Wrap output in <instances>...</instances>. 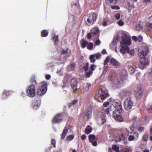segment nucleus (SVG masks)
<instances>
[{
  "mask_svg": "<svg viewBox=\"0 0 152 152\" xmlns=\"http://www.w3.org/2000/svg\"><path fill=\"white\" fill-rule=\"evenodd\" d=\"M109 96L108 91L104 88H100L98 94L95 96V99L99 102H102L103 100Z\"/></svg>",
  "mask_w": 152,
  "mask_h": 152,
  "instance_id": "obj_1",
  "label": "nucleus"
},
{
  "mask_svg": "<svg viewBox=\"0 0 152 152\" xmlns=\"http://www.w3.org/2000/svg\"><path fill=\"white\" fill-rule=\"evenodd\" d=\"M97 16V14L95 12H93L91 14H87L86 17V24L88 26L93 25L95 23Z\"/></svg>",
  "mask_w": 152,
  "mask_h": 152,
  "instance_id": "obj_2",
  "label": "nucleus"
},
{
  "mask_svg": "<svg viewBox=\"0 0 152 152\" xmlns=\"http://www.w3.org/2000/svg\"><path fill=\"white\" fill-rule=\"evenodd\" d=\"M47 90V85L45 82L43 81L39 84V86L37 91L38 95L42 96L44 94Z\"/></svg>",
  "mask_w": 152,
  "mask_h": 152,
  "instance_id": "obj_3",
  "label": "nucleus"
},
{
  "mask_svg": "<svg viewBox=\"0 0 152 152\" xmlns=\"http://www.w3.org/2000/svg\"><path fill=\"white\" fill-rule=\"evenodd\" d=\"M122 110H115L113 112V117L115 120L119 122H122L124 120V119L121 115V113Z\"/></svg>",
  "mask_w": 152,
  "mask_h": 152,
  "instance_id": "obj_4",
  "label": "nucleus"
},
{
  "mask_svg": "<svg viewBox=\"0 0 152 152\" xmlns=\"http://www.w3.org/2000/svg\"><path fill=\"white\" fill-rule=\"evenodd\" d=\"M27 95L30 97H33L35 95V88L34 85L31 84L26 90Z\"/></svg>",
  "mask_w": 152,
  "mask_h": 152,
  "instance_id": "obj_5",
  "label": "nucleus"
},
{
  "mask_svg": "<svg viewBox=\"0 0 152 152\" xmlns=\"http://www.w3.org/2000/svg\"><path fill=\"white\" fill-rule=\"evenodd\" d=\"M129 131L126 129H124L122 131V133L116 136V142H120L121 141H124L126 139V134H129Z\"/></svg>",
  "mask_w": 152,
  "mask_h": 152,
  "instance_id": "obj_6",
  "label": "nucleus"
},
{
  "mask_svg": "<svg viewBox=\"0 0 152 152\" xmlns=\"http://www.w3.org/2000/svg\"><path fill=\"white\" fill-rule=\"evenodd\" d=\"M134 94L136 99L140 100L142 97L143 93L140 87H138L134 91Z\"/></svg>",
  "mask_w": 152,
  "mask_h": 152,
  "instance_id": "obj_7",
  "label": "nucleus"
},
{
  "mask_svg": "<svg viewBox=\"0 0 152 152\" xmlns=\"http://www.w3.org/2000/svg\"><path fill=\"white\" fill-rule=\"evenodd\" d=\"M133 105V102L131 100L130 98H127L125 100L124 104V109L126 110H128L131 109Z\"/></svg>",
  "mask_w": 152,
  "mask_h": 152,
  "instance_id": "obj_8",
  "label": "nucleus"
},
{
  "mask_svg": "<svg viewBox=\"0 0 152 152\" xmlns=\"http://www.w3.org/2000/svg\"><path fill=\"white\" fill-rule=\"evenodd\" d=\"M62 113H58L54 116L52 120V122L53 124L59 123L62 122L63 119Z\"/></svg>",
  "mask_w": 152,
  "mask_h": 152,
  "instance_id": "obj_9",
  "label": "nucleus"
},
{
  "mask_svg": "<svg viewBox=\"0 0 152 152\" xmlns=\"http://www.w3.org/2000/svg\"><path fill=\"white\" fill-rule=\"evenodd\" d=\"M122 39L120 42L121 45L128 46L131 44V39L128 35L122 37Z\"/></svg>",
  "mask_w": 152,
  "mask_h": 152,
  "instance_id": "obj_10",
  "label": "nucleus"
},
{
  "mask_svg": "<svg viewBox=\"0 0 152 152\" xmlns=\"http://www.w3.org/2000/svg\"><path fill=\"white\" fill-rule=\"evenodd\" d=\"M78 82L76 79L72 78L71 81V86L73 90L74 93L76 94L77 90V86Z\"/></svg>",
  "mask_w": 152,
  "mask_h": 152,
  "instance_id": "obj_11",
  "label": "nucleus"
},
{
  "mask_svg": "<svg viewBox=\"0 0 152 152\" xmlns=\"http://www.w3.org/2000/svg\"><path fill=\"white\" fill-rule=\"evenodd\" d=\"M88 140L94 146H97V138H96L94 135L90 134L88 136Z\"/></svg>",
  "mask_w": 152,
  "mask_h": 152,
  "instance_id": "obj_12",
  "label": "nucleus"
},
{
  "mask_svg": "<svg viewBox=\"0 0 152 152\" xmlns=\"http://www.w3.org/2000/svg\"><path fill=\"white\" fill-rule=\"evenodd\" d=\"M112 105L115 108V110H122L121 103L120 101H113V102Z\"/></svg>",
  "mask_w": 152,
  "mask_h": 152,
  "instance_id": "obj_13",
  "label": "nucleus"
},
{
  "mask_svg": "<svg viewBox=\"0 0 152 152\" xmlns=\"http://www.w3.org/2000/svg\"><path fill=\"white\" fill-rule=\"evenodd\" d=\"M140 58L139 67L140 69H143L148 64V62L146 61L145 57Z\"/></svg>",
  "mask_w": 152,
  "mask_h": 152,
  "instance_id": "obj_14",
  "label": "nucleus"
},
{
  "mask_svg": "<svg viewBox=\"0 0 152 152\" xmlns=\"http://www.w3.org/2000/svg\"><path fill=\"white\" fill-rule=\"evenodd\" d=\"M148 52V49L147 48H144L141 50L139 49L138 51V55L140 58L145 57Z\"/></svg>",
  "mask_w": 152,
  "mask_h": 152,
  "instance_id": "obj_15",
  "label": "nucleus"
},
{
  "mask_svg": "<svg viewBox=\"0 0 152 152\" xmlns=\"http://www.w3.org/2000/svg\"><path fill=\"white\" fill-rule=\"evenodd\" d=\"M101 54L99 53H97L91 55L89 57V60L91 62L94 63L96 61V59L100 58Z\"/></svg>",
  "mask_w": 152,
  "mask_h": 152,
  "instance_id": "obj_16",
  "label": "nucleus"
},
{
  "mask_svg": "<svg viewBox=\"0 0 152 152\" xmlns=\"http://www.w3.org/2000/svg\"><path fill=\"white\" fill-rule=\"evenodd\" d=\"M131 134L132 135H130L128 138V140L129 141H132L134 140H137L139 137V134L137 132H131Z\"/></svg>",
  "mask_w": 152,
  "mask_h": 152,
  "instance_id": "obj_17",
  "label": "nucleus"
},
{
  "mask_svg": "<svg viewBox=\"0 0 152 152\" xmlns=\"http://www.w3.org/2000/svg\"><path fill=\"white\" fill-rule=\"evenodd\" d=\"M110 61V58L108 56L106 57L104 63V70L102 72V74H105L108 69L109 68L108 66L107 65V64Z\"/></svg>",
  "mask_w": 152,
  "mask_h": 152,
  "instance_id": "obj_18",
  "label": "nucleus"
},
{
  "mask_svg": "<svg viewBox=\"0 0 152 152\" xmlns=\"http://www.w3.org/2000/svg\"><path fill=\"white\" fill-rule=\"evenodd\" d=\"M109 61L111 65L116 68L119 67L120 66V63L113 58H111L110 59V58Z\"/></svg>",
  "mask_w": 152,
  "mask_h": 152,
  "instance_id": "obj_19",
  "label": "nucleus"
},
{
  "mask_svg": "<svg viewBox=\"0 0 152 152\" xmlns=\"http://www.w3.org/2000/svg\"><path fill=\"white\" fill-rule=\"evenodd\" d=\"M90 31L93 36H96L97 38L99 37L100 32L98 28L94 27Z\"/></svg>",
  "mask_w": 152,
  "mask_h": 152,
  "instance_id": "obj_20",
  "label": "nucleus"
},
{
  "mask_svg": "<svg viewBox=\"0 0 152 152\" xmlns=\"http://www.w3.org/2000/svg\"><path fill=\"white\" fill-rule=\"evenodd\" d=\"M72 6L71 11L73 12L75 14H76L77 12L80 10L79 6L77 5L76 3L72 4Z\"/></svg>",
  "mask_w": 152,
  "mask_h": 152,
  "instance_id": "obj_21",
  "label": "nucleus"
},
{
  "mask_svg": "<svg viewBox=\"0 0 152 152\" xmlns=\"http://www.w3.org/2000/svg\"><path fill=\"white\" fill-rule=\"evenodd\" d=\"M129 47L128 46L121 45L120 52L123 54H125L126 53L129 52Z\"/></svg>",
  "mask_w": 152,
  "mask_h": 152,
  "instance_id": "obj_22",
  "label": "nucleus"
},
{
  "mask_svg": "<svg viewBox=\"0 0 152 152\" xmlns=\"http://www.w3.org/2000/svg\"><path fill=\"white\" fill-rule=\"evenodd\" d=\"M130 94V92L127 90H124L120 92V95L121 97L123 98L126 97L127 96H129Z\"/></svg>",
  "mask_w": 152,
  "mask_h": 152,
  "instance_id": "obj_23",
  "label": "nucleus"
},
{
  "mask_svg": "<svg viewBox=\"0 0 152 152\" xmlns=\"http://www.w3.org/2000/svg\"><path fill=\"white\" fill-rule=\"evenodd\" d=\"M92 112V107L90 106H89L87 109V113H86V116H87L88 118H90Z\"/></svg>",
  "mask_w": 152,
  "mask_h": 152,
  "instance_id": "obj_24",
  "label": "nucleus"
},
{
  "mask_svg": "<svg viewBox=\"0 0 152 152\" xmlns=\"http://www.w3.org/2000/svg\"><path fill=\"white\" fill-rule=\"evenodd\" d=\"M88 42L84 40L83 38L80 41V44L81 45V47L82 48H85L88 44Z\"/></svg>",
  "mask_w": 152,
  "mask_h": 152,
  "instance_id": "obj_25",
  "label": "nucleus"
},
{
  "mask_svg": "<svg viewBox=\"0 0 152 152\" xmlns=\"http://www.w3.org/2000/svg\"><path fill=\"white\" fill-rule=\"evenodd\" d=\"M52 40L54 41V45H57V42L59 41L58 36V35L53 36L52 38Z\"/></svg>",
  "mask_w": 152,
  "mask_h": 152,
  "instance_id": "obj_26",
  "label": "nucleus"
},
{
  "mask_svg": "<svg viewBox=\"0 0 152 152\" xmlns=\"http://www.w3.org/2000/svg\"><path fill=\"white\" fill-rule=\"evenodd\" d=\"M92 130V128L91 126L88 125L86 128L85 133L87 134H88L91 132Z\"/></svg>",
  "mask_w": 152,
  "mask_h": 152,
  "instance_id": "obj_27",
  "label": "nucleus"
},
{
  "mask_svg": "<svg viewBox=\"0 0 152 152\" xmlns=\"http://www.w3.org/2000/svg\"><path fill=\"white\" fill-rule=\"evenodd\" d=\"M68 132V129H66L65 127L63 130L61 136V139H64L66 134Z\"/></svg>",
  "mask_w": 152,
  "mask_h": 152,
  "instance_id": "obj_28",
  "label": "nucleus"
},
{
  "mask_svg": "<svg viewBox=\"0 0 152 152\" xmlns=\"http://www.w3.org/2000/svg\"><path fill=\"white\" fill-rule=\"evenodd\" d=\"M48 34V31L46 30H42L41 32V35L42 37H47Z\"/></svg>",
  "mask_w": 152,
  "mask_h": 152,
  "instance_id": "obj_29",
  "label": "nucleus"
},
{
  "mask_svg": "<svg viewBox=\"0 0 152 152\" xmlns=\"http://www.w3.org/2000/svg\"><path fill=\"white\" fill-rule=\"evenodd\" d=\"M99 120L101 121L102 124H103L106 121L105 115L104 114H102V115L99 118Z\"/></svg>",
  "mask_w": 152,
  "mask_h": 152,
  "instance_id": "obj_30",
  "label": "nucleus"
},
{
  "mask_svg": "<svg viewBox=\"0 0 152 152\" xmlns=\"http://www.w3.org/2000/svg\"><path fill=\"white\" fill-rule=\"evenodd\" d=\"M127 5L128 11L129 12H130L131 11V10L134 7L133 1L132 2V3L130 2H128Z\"/></svg>",
  "mask_w": 152,
  "mask_h": 152,
  "instance_id": "obj_31",
  "label": "nucleus"
},
{
  "mask_svg": "<svg viewBox=\"0 0 152 152\" xmlns=\"http://www.w3.org/2000/svg\"><path fill=\"white\" fill-rule=\"evenodd\" d=\"M78 102V100H73L71 102L69 103L68 104V107L70 108L72 105H74L76 104Z\"/></svg>",
  "mask_w": 152,
  "mask_h": 152,
  "instance_id": "obj_32",
  "label": "nucleus"
},
{
  "mask_svg": "<svg viewBox=\"0 0 152 152\" xmlns=\"http://www.w3.org/2000/svg\"><path fill=\"white\" fill-rule=\"evenodd\" d=\"M74 137V136L73 135H69L66 137V140L68 142L72 140Z\"/></svg>",
  "mask_w": 152,
  "mask_h": 152,
  "instance_id": "obj_33",
  "label": "nucleus"
},
{
  "mask_svg": "<svg viewBox=\"0 0 152 152\" xmlns=\"http://www.w3.org/2000/svg\"><path fill=\"white\" fill-rule=\"evenodd\" d=\"M93 46V43L91 42H90L89 43H88L87 45V48L88 50H91L92 49Z\"/></svg>",
  "mask_w": 152,
  "mask_h": 152,
  "instance_id": "obj_34",
  "label": "nucleus"
},
{
  "mask_svg": "<svg viewBox=\"0 0 152 152\" xmlns=\"http://www.w3.org/2000/svg\"><path fill=\"white\" fill-rule=\"evenodd\" d=\"M30 82L32 84H34V85L37 84L36 81L35 80V77L33 76L31 77V79L30 80Z\"/></svg>",
  "mask_w": 152,
  "mask_h": 152,
  "instance_id": "obj_35",
  "label": "nucleus"
},
{
  "mask_svg": "<svg viewBox=\"0 0 152 152\" xmlns=\"http://www.w3.org/2000/svg\"><path fill=\"white\" fill-rule=\"evenodd\" d=\"M93 72L89 70V71L86 72L85 73V76L86 78L89 77L93 74Z\"/></svg>",
  "mask_w": 152,
  "mask_h": 152,
  "instance_id": "obj_36",
  "label": "nucleus"
},
{
  "mask_svg": "<svg viewBox=\"0 0 152 152\" xmlns=\"http://www.w3.org/2000/svg\"><path fill=\"white\" fill-rule=\"evenodd\" d=\"M89 63L87 62L86 64L83 67V69L85 72H87L89 68Z\"/></svg>",
  "mask_w": 152,
  "mask_h": 152,
  "instance_id": "obj_37",
  "label": "nucleus"
},
{
  "mask_svg": "<svg viewBox=\"0 0 152 152\" xmlns=\"http://www.w3.org/2000/svg\"><path fill=\"white\" fill-rule=\"evenodd\" d=\"M112 148L116 152H119V147L117 146L116 145H114L112 147Z\"/></svg>",
  "mask_w": 152,
  "mask_h": 152,
  "instance_id": "obj_38",
  "label": "nucleus"
},
{
  "mask_svg": "<svg viewBox=\"0 0 152 152\" xmlns=\"http://www.w3.org/2000/svg\"><path fill=\"white\" fill-rule=\"evenodd\" d=\"M145 26L152 29V23L146 22L145 23Z\"/></svg>",
  "mask_w": 152,
  "mask_h": 152,
  "instance_id": "obj_39",
  "label": "nucleus"
},
{
  "mask_svg": "<svg viewBox=\"0 0 152 152\" xmlns=\"http://www.w3.org/2000/svg\"><path fill=\"white\" fill-rule=\"evenodd\" d=\"M96 65L94 64H92L91 65V66H90V67L89 68V70L90 71H91V72H93V71L96 68Z\"/></svg>",
  "mask_w": 152,
  "mask_h": 152,
  "instance_id": "obj_40",
  "label": "nucleus"
},
{
  "mask_svg": "<svg viewBox=\"0 0 152 152\" xmlns=\"http://www.w3.org/2000/svg\"><path fill=\"white\" fill-rule=\"evenodd\" d=\"M118 0H107V2L108 3H112L113 4H116Z\"/></svg>",
  "mask_w": 152,
  "mask_h": 152,
  "instance_id": "obj_41",
  "label": "nucleus"
},
{
  "mask_svg": "<svg viewBox=\"0 0 152 152\" xmlns=\"http://www.w3.org/2000/svg\"><path fill=\"white\" fill-rule=\"evenodd\" d=\"M91 86V85L89 83H87L85 84L84 87L86 91H88Z\"/></svg>",
  "mask_w": 152,
  "mask_h": 152,
  "instance_id": "obj_42",
  "label": "nucleus"
},
{
  "mask_svg": "<svg viewBox=\"0 0 152 152\" xmlns=\"http://www.w3.org/2000/svg\"><path fill=\"white\" fill-rule=\"evenodd\" d=\"M129 71L130 73H133L135 72L134 69L132 66H130L129 69Z\"/></svg>",
  "mask_w": 152,
  "mask_h": 152,
  "instance_id": "obj_43",
  "label": "nucleus"
},
{
  "mask_svg": "<svg viewBox=\"0 0 152 152\" xmlns=\"http://www.w3.org/2000/svg\"><path fill=\"white\" fill-rule=\"evenodd\" d=\"M11 92L10 91H4L3 93V94L5 96H9L11 94Z\"/></svg>",
  "mask_w": 152,
  "mask_h": 152,
  "instance_id": "obj_44",
  "label": "nucleus"
},
{
  "mask_svg": "<svg viewBox=\"0 0 152 152\" xmlns=\"http://www.w3.org/2000/svg\"><path fill=\"white\" fill-rule=\"evenodd\" d=\"M148 135L147 134H145L144 135L143 137H142V139L143 140L145 141H147L148 140Z\"/></svg>",
  "mask_w": 152,
  "mask_h": 152,
  "instance_id": "obj_45",
  "label": "nucleus"
},
{
  "mask_svg": "<svg viewBox=\"0 0 152 152\" xmlns=\"http://www.w3.org/2000/svg\"><path fill=\"white\" fill-rule=\"evenodd\" d=\"M144 129L145 128L144 127H139L137 128V130L139 132H142L144 131Z\"/></svg>",
  "mask_w": 152,
  "mask_h": 152,
  "instance_id": "obj_46",
  "label": "nucleus"
},
{
  "mask_svg": "<svg viewBox=\"0 0 152 152\" xmlns=\"http://www.w3.org/2000/svg\"><path fill=\"white\" fill-rule=\"evenodd\" d=\"M114 17L116 20H118L120 18V14L119 13H117L115 15Z\"/></svg>",
  "mask_w": 152,
  "mask_h": 152,
  "instance_id": "obj_47",
  "label": "nucleus"
},
{
  "mask_svg": "<svg viewBox=\"0 0 152 152\" xmlns=\"http://www.w3.org/2000/svg\"><path fill=\"white\" fill-rule=\"evenodd\" d=\"M134 49H132L130 50H129V52L127 53H129L130 55H133L134 54Z\"/></svg>",
  "mask_w": 152,
  "mask_h": 152,
  "instance_id": "obj_48",
  "label": "nucleus"
},
{
  "mask_svg": "<svg viewBox=\"0 0 152 152\" xmlns=\"http://www.w3.org/2000/svg\"><path fill=\"white\" fill-rule=\"evenodd\" d=\"M117 23L118 25L120 26H123L124 24V22L122 20H120Z\"/></svg>",
  "mask_w": 152,
  "mask_h": 152,
  "instance_id": "obj_49",
  "label": "nucleus"
},
{
  "mask_svg": "<svg viewBox=\"0 0 152 152\" xmlns=\"http://www.w3.org/2000/svg\"><path fill=\"white\" fill-rule=\"evenodd\" d=\"M51 143L53 146L54 148L56 147V141L55 139H52L51 140Z\"/></svg>",
  "mask_w": 152,
  "mask_h": 152,
  "instance_id": "obj_50",
  "label": "nucleus"
},
{
  "mask_svg": "<svg viewBox=\"0 0 152 152\" xmlns=\"http://www.w3.org/2000/svg\"><path fill=\"white\" fill-rule=\"evenodd\" d=\"M142 37L141 35H140L137 37V41L139 42H141L142 41Z\"/></svg>",
  "mask_w": 152,
  "mask_h": 152,
  "instance_id": "obj_51",
  "label": "nucleus"
},
{
  "mask_svg": "<svg viewBox=\"0 0 152 152\" xmlns=\"http://www.w3.org/2000/svg\"><path fill=\"white\" fill-rule=\"evenodd\" d=\"M111 8L113 10H119L120 9L119 6L116 5L112 6Z\"/></svg>",
  "mask_w": 152,
  "mask_h": 152,
  "instance_id": "obj_52",
  "label": "nucleus"
},
{
  "mask_svg": "<svg viewBox=\"0 0 152 152\" xmlns=\"http://www.w3.org/2000/svg\"><path fill=\"white\" fill-rule=\"evenodd\" d=\"M101 43V41L100 40L98 39L95 42V45H99Z\"/></svg>",
  "mask_w": 152,
  "mask_h": 152,
  "instance_id": "obj_53",
  "label": "nucleus"
},
{
  "mask_svg": "<svg viewBox=\"0 0 152 152\" xmlns=\"http://www.w3.org/2000/svg\"><path fill=\"white\" fill-rule=\"evenodd\" d=\"M109 104V102L108 101L104 103L103 104V106L104 107H107Z\"/></svg>",
  "mask_w": 152,
  "mask_h": 152,
  "instance_id": "obj_54",
  "label": "nucleus"
},
{
  "mask_svg": "<svg viewBox=\"0 0 152 152\" xmlns=\"http://www.w3.org/2000/svg\"><path fill=\"white\" fill-rule=\"evenodd\" d=\"M91 34H92L91 33H89L87 34V38L88 39H90L91 38V37H92V35H91Z\"/></svg>",
  "mask_w": 152,
  "mask_h": 152,
  "instance_id": "obj_55",
  "label": "nucleus"
},
{
  "mask_svg": "<svg viewBox=\"0 0 152 152\" xmlns=\"http://www.w3.org/2000/svg\"><path fill=\"white\" fill-rule=\"evenodd\" d=\"M110 111V108H109L107 107L105 110H104V112L106 114H108L109 113V111Z\"/></svg>",
  "mask_w": 152,
  "mask_h": 152,
  "instance_id": "obj_56",
  "label": "nucleus"
},
{
  "mask_svg": "<svg viewBox=\"0 0 152 152\" xmlns=\"http://www.w3.org/2000/svg\"><path fill=\"white\" fill-rule=\"evenodd\" d=\"M148 111L149 113H151L152 112V104L148 109Z\"/></svg>",
  "mask_w": 152,
  "mask_h": 152,
  "instance_id": "obj_57",
  "label": "nucleus"
},
{
  "mask_svg": "<svg viewBox=\"0 0 152 152\" xmlns=\"http://www.w3.org/2000/svg\"><path fill=\"white\" fill-rule=\"evenodd\" d=\"M86 136L85 134H83L81 136V139L82 140H84L86 138Z\"/></svg>",
  "mask_w": 152,
  "mask_h": 152,
  "instance_id": "obj_58",
  "label": "nucleus"
},
{
  "mask_svg": "<svg viewBox=\"0 0 152 152\" xmlns=\"http://www.w3.org/2000/svg\"><path fill=\"white\" fill-rule=\"evenodd\" d=\"M132 39L135 42L137 41V37L136 36H134L132 37Z\"/></svg>",
  "mask_w": 152,
  "mask_h": 152,
  "instance_id": "obj_59",
  "label": "nucleus"
},
{
  "mask_svg": "<svg viewBox=\"0 0 152 152\" xmlns=\"http://www.w3.org/2000/svg\"><path fill=\"white\" fill-rule=\"evenodd\" d=\"M51 77V76H50V75H48V74H47V75H46L45 76V78L47 80H49L50 79Z\"/></svg>",
  "mask_w": 152,
  "mask_h": 152,
  "instance_id": "obj_60",
  "label": "nucleus"
},
{
  "mask_svg": "<svg viewBox=\"0 0 152 152\" xmlns=\"http://www.w3.org/2000/svg\"><path fill=\"white\" fill-rule=\"evenodd\" d=\"M75 64L73 63H72L70 64L69 65H68V66L71 68H73L75 67Z\"/></svg>",
  "mask_w": 152,
  "mask_h": 152,
  "instance_id": "obj_61",
  "label": "nucleus"
},
{
  "mask_svg": "<svg viewBox=\"0 0 152 152\" xmlns=\"http://www.w3.org/2000/svg\"><path fill=\"white\" fill-rule=\"evenodd\" d=\"M101 53L103 54H104L107 53L105 49H103Z\"/></svg>",
  "mask_w": 152,
  "mask_h": 152,
  "instance_id": "obj_62",
  "label": "nucleus"
},
{
  "mask_svg": "<svg viewBox=\"0 0 152 152\" xmlns=\"http://www.w3.org/2000/svg\"><path fill=\"white\" fill-rule=\"evenodd\" d=\"M107 23L106 21H103L102 23V25L104 26H107Z\"/></svg>",
  "mask_w": 152,
  "mask_h": 152,
  "instance_id": "obj_63",
  "label": "nucleus"
},
{
  "mask_svg": "<svg viewBox=\"0 0 152 152\" xmlns=\"http://www.w3.org/2000/svg\"><path fill=\"white\" fill-rule=\"evenodd\" d=\"M38 107V105L37 104L36 105H34L33 107V108H34V109L35 110H37V109Z\"/></svg>",
  "mask_w": 152,
  "mask_h": 152,
  "instance_id": "obj_64",
  "label": "nucleus"
}]
</instances>
